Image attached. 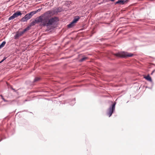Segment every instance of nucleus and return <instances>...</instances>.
<instances>
[{
    "label": "nucleus",
    "instance_id": "nucleus-1",
    "mask_svg": "<svg viewBox=\"0 0 155 155\" xmlns=\"http://www.w3.org/2000/svg\"><path fill=\"white\" fill-rule=\"evenodd\" d=\"M53 15V12L52 11H48L41 16L37 17L35 21L37 23H41L44 26H48L54 24L58 21L57 17L51 18Z\"/></svg>",
    "mask_w": 155,
    "mask_h": 155
},
{
    "label": "nucleus",
    "instance_id": "nucleus-2",
    "mask_svg": "<svg viewBox=\"0 0 155 155\" xmlns=\"http://www.w3.org/2000/svg\"><path fill=\"white\" fill-rule=\"evenodd\" d=\"M115 56L122 58H125L126 57H131L133 56V54L124 51L120 52L116 54H114Z\"/></svg>",
    "mask_w": 155,
    "mask_h": 155
},
{
    "label": "nucleus",
    "instance_id": "nucleus-3",
    "mask_svg": "<svg viewBox=\"0 0 155 155\" xmlns=\"http://www.w3.org/2000/svg\"><path fill=\"white\" fill-rule=\"evenodd\" d=\"M36 12V11H33L26 14L24 17L21 19V21L23 22H25L30 19L34 15Z\"/></svg>",
    "mask_w": 155,
    "mask_h": 155
},
{
    "label": "nucleus",
    "instance_id": "nucleus-4",
    "mask_svg": "<svg viewBox=\"0 0 155 155\" xmlns=\"http://www.w3.org/2000/svg\"><path fill=\"white\" fill-rule=\"evenodd\" d=\"M115 105L116 103H114L108 109L107 114L109 117H110L112 115L113 112L114 111Z\"/></svg>",
    "mask_w": 155,
    "mask_h": 155
},
{
    "label": "nucleus",
    "instance_id": "nucleus-5",
    "mask_svg": "<svg viewBox=\"0 0 155 155\" xmlns=\"http://www.w3.org/2000/svg\"><path fill=\"white\" fill-rule=\"evenodd\" d=\"M22 15V13L20 12L17 11L16 12L14 13L10 17L8 18V20H10L12 19H13L18 17V16L21 15Z\"/></svg>",
    "mask_w": 155,
    "mask_h": 155
},
{
    "label": "nucleus",
    "instance_id": "nucleus-6",
    "mask_svg": "<svg viewBox=\"0 0 155 155\" xmlns=\"http://www.w3.org/2000/svg\"><path fill=\"white\" fill-rule=\"evenodd\" d=\"M23 34L22 31L17 32L15 36V39L18 38L19 37L21 36Z\"/></svg>",
    "mask_w": 155,
    "mask_h": 155
},
{
    "label": "nucleus",
    "instance_id": "nucleus-7",
    "mask_svg": "<svg viewBox=\"0 0 155 155\" xmlns=\"http://www.w3.org/2000/svg\"><path fill=\"white\" fill-rule=\"evenodd\" d=\"M75 23L72 21L71 23L68 25V27L70 28L74 26V25Z\"/></svg>",
    "mask_w": 155,
    "mask_h": 155
},
{
    "label": "nucleus",
    "instance_id": "nucleus-8",
    "mask_svg": "<svg viewBox=\"0 0 155 155\" xmlns=\"http://www.w3.org/2000/svg\"><path fill=\"white\" fill-rule=\"evenodd\" d=\"M144 78L147 81H152L151 78L149 75H147L146 77H145Z\"/></svg>",
    "mask_w": 155,
    "mask_h": 155
},
{
    "label": "nucleus",
    "instance_id": "nucleus-9",
    "mask_svg": "<svg viewBox=\"0 0 155 155\" xmlns=\"http://www.w3.org/2000/svg\"><path fill=\"white\" fill-rule=\"evenodd\" d=\"M80 18L79 16L75 17L73 21L75 23L77 21H78Z\"/></svg>",
    "mask_w": 155,
    "mask_h": 155
},
{
    "label": "nucleus",
    "instance_id": "nucleus-10",
    "mask_svg": "<svg viewBox=\"0 0 155 155\" xmlns=\"http://www.w3.org/2000/svg\"><path fill=\"white\" fill-rule=\"evenodd\" d=\"M116 3L123 4L124 3V0H118V1L116 2Z\"/></svg>",
    "mask_w": 155,
    "mask_h": 155
},
{
    "label": "nucleus",
    "instance_id": "nucleus-11",
    "mask_svg": "<svg viewBox=\"0 0 155 155\" xmlns=\"http://www.w3.org/2000/svg\"><path fill=\"white\" fill-rule=\"evenodd\" d=\"M87 58H88L87 57H83L80 60V61L81 62L83 61H84L85 60L87 59Z\"/></svg>",
    "mask_w": 155,
    "mask_h": 155
},
{
    "label": "nucleus",
    "instance_id": "nucleus-12",
    "mask_svg": "<svg viewBox=\"0 0 155 155\" xmlns=\"http://www.w3.org/2000/svg\"><path fill=\"white\" fill-rule=\"evenodd\" d=\"M6 42L5 41H3L2 43L0 45V48L3 47L5 45Z\"/></svg>",
    "mask_w": 155,
    "mask_h": 155
},
{
    "label": "nucleus",
    "instance_id": "nucleus-13",
    "mask_svg": "<svg viewBox=\"0 0 155 155\" xmlns=\"http://www.w3.org/2000/svg\"><path fill=\"white\" fill-rule=\"evenodd\" d=\"M40 80V78H39L36 77L35 78V79L34 80V82L37 81H39Z\"/></svg>",
    "mask_w": 155,
    "mask_h": 155
},
{
    "label": "nucleus",
    "instance_id": "nucleus-14",
    "mask_svg": "<svg viewBox=\"0 0 155 155\" xmlns=\"http://www.w3.org/2000/svg\"><path fill=\"white\" fill-rule=\"evenodd\" d=\"M28 28H26L24 29L22 31V32L23 34L24 33L25 31H28Z\"/></svg>",
    "mask_w": 155,
    "mask_h": 155
},
{
    "label": "nucleus",
    "instance_id": "nucleus-15",
    "mask_svg": "<svg viewBox=\"0 0 155 155\" xmlns=\"http://www.w3.org/2000/svg\"><path fill=\"white\" fill-rule=\"evenodd\" d=\"M1 97H2V99H3V100L5 101H6V100L3 97V96H1Z\"/></svg>",
    "mask_w": 155,
    "mask_h": 155
},
{
    "label": "nucleus",
    "instance_id": "nucleus-16",
    "mask_svg": "<svg viewBox=\"0 0 155 155\" xmlns=\"http://www.w3.org/2000/svg\"><path fill=\"white\" fill-rule=\"evenodd\" d=\"M6 58H4V59H3L1 62H0V63L2 62Z\"/></svg>",
    "mask_w": 155,
    "mask_h": 155
},
{
    "label": "nucleus",
    "instance_id": "nucleus-17",
    "mask_svg": "<svg viewBox=\"0 0 155 155\" xmlns=\"http://www.w3.org/2000/svg\"><path fill=\"white\" fill-rule=\"evenodd\" d=\"M6 58H4V59H3L1 62H0V63L2 62Z\"/></svg>",
    "mask_w": 155,
    "mask_h": 155
},
{
    "label": "nucleus",
    "instance_id": "nucleus-18",
    "mask_svg": "<svg viewBox=\"0 0 155 155\" xmlns=\"http://www.w3.org/2000/svg\"><path fill=\"white\" fill-rule=\"evenodd\" d=\"M11 88H12V89L14 91H16L15 90V89L13 88L12 87H11Z\"/></svg>",
    "mask_w": 155,
    "mask_h": 155
},
{
    "label": "nucleus",
    "instance_id": "nucleus-19",
    "mask_svg": "<svg viewBox=\"0 0 155 155\" xmlns=\"http://www.w3.org/2000/svg\"><path fill=\"white\" fill-rule=\"evenodd\" d=\"M155 71V70H154L153 71H152V73H151V74H152Z\"/></svg>",
    "mask_w": 155,
    "mask_h": 155
},
{
    "label": "nucleus",
    "instance_id": "nucleus-20",
    "mask_svg": "<svg viewBox=\"0 0 155 155\" xmlns=\"http://www.w3.org/2000/svg\"><path fill=\"white\" fill-rule=\"evenodd\" d=\"M1 141V140H0V141Z\"/></svg>",
    "mask_w": 155,
    "mask_h": 155
}]
</instances>
